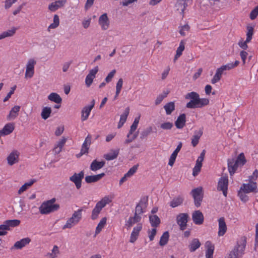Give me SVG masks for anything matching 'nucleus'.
Masks as SVG:
<instances>
[{
    "label": "nucleus",
    "mask_w": 258,
    "mask_h": 258,
    "mask_svg": "<svg viewBox=\"0 0 258 258\" xmlns=\"http://www.w3.org/2000/svg\"><path fill=\"white\" fill-rule=\"evenodd\" d=\"M149 221L151 226L153 227H158L161 222L160 218L156 215H150L149 216Z\"/></svg>",
    "instance_id": "obj_38"
},
{
    "label": "nucleus",
    "mask_w": 258,
    "mask_h": 258,
    "mask_svg": "<svg viewBox=\"0 0 258 258\" xmlns=\"http://www.w3.org/2000/svg\"><path fill=\"white\" fill-rule=\"evenodd\" d=\"M228 185V179L227 176L222 177L220 178L218 182L217 188L219 190L222 191L223 195L225 197L227 196Z\"/></svg>",
    "instance_id": "obj_12"
},
{
    "label": "nucleus",
    "mask_w": 258,
    "mask_h": 258,
    "mask_svg": "<svg viewBox=\"0 0 258 258\" xmlns=\"http://www.w3.org/2000/svg\"><path fill=\"white\" fill-rule=\"evenodd\" d=\"M105 162L104 161H98L97 160H94L90 165V170L93 171H96L102 168L105 165Z\"/></svg>",
    "instance_id": "obj_30"
},
{
    "label": "nucleus",
    "mask_w": 258,
    "mask_h": 258,
    "mask_svg": "<svg viewBox=\"0 0 258 258\" xmlns=\"http://www.w3.org/2000/svg\"><path fill=\"white\" fill-rule=\"evenodd\" d=\"M190 194L192 197H195L196 198V196L203 194V188L202 187L194 188L191 191Z\"/></svg>",
    "instance_id": "obj_51"
},
{
    "label": "nucleus",
    "mask_w": 258,
    "mask_h": 258,
    "mask_svg": "<svg viewBox=\"0 0 258 258\" xmlns=\"http://www.w3.org/2000/svg\"><path fill=\"white\" fill-rule=\"evenodd\" d=\"M20 221L19 220H8L4 222V226L7 230H10V227H14L20 225Z\"/></svg>",
    "instance_id": "obj_31"
},
{
    "label": "nucleus",
    "mask_w": 258,
    "mask_h": 258,
    "mask_svg": "<svg viewBox=\"0 0 258 258\" xmlns=\"http://www.w3.org/2000/svg\"><path fill=\"white\" fill-rule=\"evenodd\" d=\"M187 6L185 0H178L175 5L177 10L183 15L184 11Z\"/></svg>",
    "instance_id": "obj_37"
},
{
    "label": "nucleus",
    "mask_w": 258,
    "mask_h": 258,
    "mask_svg": "<svg viewBox=\"0 0 258 258\" xmlns=\"http://www.w3.org/2000/svg\"><path fill=\"white\" fill-rule=\"evenodd\" d=\"M123 85V80L122 78H120L116 85V92L114 96V99H116L119 95Z\"/></svg>",
    "instance_id": "obj_48"
},
{
    "label": "nucleus",
    "mask_w": 258,
    "mask_h": 258,
    "mask_svg": "<svg viewBox=\"0 0 258 258\" xmlns=\"http://www.w3.org/2000/svg\"><path fill=\"white\" fill-rule=\"evenodd\" d=\"M219 231L218 232L219 236H223L227 231V226L224 217H221L218 220Z\"/></svg>",
    "instance_id": "obj_24"
},
{
    "label": "nucleus",
    "mask_w": 258,
    "mask_h": 258,
    "mask_svg": "<svg viewBox=\"0 0 258 258\" xmlns=\"http://www.w3.org/2000/svg\"><path fill=\"white\" fill-rule=\"evenodd\" d=\"M49 100L53 101L56 103H60L62 101V99L60 96L56 93H51L48 97Z\"/></svg>",
    "instance_id": "obj_41"
},
{
    "label": "nucleus",
    "mask_w": 258,
    "mask_h": 258,
    "mask_svg": "<svg viewBox=\"0 0 258 258\" xmlns=\"http://www.w3.org/2000/svg\"><path fill=\"white\" fill-rule=\"evenodd\" d=\"M21 107L19 105H15L10 110L7 116V119L9 120L15 119L18 115Z\"/></svg>",
    "instance_id": "obj_29"
},
{
    "label": "nucleus",
    "mask_w": 258,
    "mask_h": 258,
    "mask_svg": "<svg viewBox=\"0 0 258 258\" xmlns=\"http://www.w3.org/2000/svg\"><path fill=\"white\" fill-rule=\"evenodd\" d=\"M59 208V204L51 205L45 201L42 203L39 208V210L41 214H48L57 211Z\"/></svg>",
    "instance_id": "obj_6"
},
{
    "label": "nucleus",
    "mask_w": 258,
    "mask_h": 258,
    "mask_svg": "<svg viewBox=\"0 0 258 258\" xmlns=\"http://www.w3.org/2000/svg\"><path fill=\"white\" fill-rule=\"evenodd\" d=\"M239 63V61L238 60H235L234 63H229L225 65H223L217 69L215 74L221 78L222 75L223 74L224 71L230 70L237 67Z\"/></svg>",
    "instance_id": "obj_11"
},
{
    "label": "nucleus",
    "mask_w": 258,
    "mask_h": 258,
    "mask_svg": "<svg viewBox=\"0 0 258 258\" xmlns=\"http://www.w3.org/2000/svg\"><path fill=\"white\" fill-rule=\"evenodd\" d=\"M239 63V61L238 60H235L234 63H229L225 65H223L217 69L215 74L221 78L222 75L223 74L224 71L230 70L237 67Z\"/></svg>",
    "instance_id": "obj_10"
},
{
    "label": "nucleus",
    "mask_w": 258,
    "mask_h": 258,
    "mask_svg": "<svg viewBox=\"0 0 258 258\" xmlns=\"http://www.w3.org/2000/svg\"><path fill=\"white\" fill-rule=\"evenodd\" d=\"M67 3V0H58L50 3L48 6V9L51 12H55L59 8L64 6Z\"/></svg>",
    "instance_id": "obj_20"
},
{
    "label": "nucleus",
    "mask_w": 258,
    "mask_h": 258,
    "mask_svg": "<svg viewBox=\"0 0 258 258\" xmlns=\"http://www.w3.org/2000/svg\"><path fill=\"white\" fill-rule=\"evenodd\" d=\"M16 31V28L13 27L10 30H8L6 31L3 32L0 34V40L3 39L7 37H11L13 36L15 33Z\"/></svg>",
    "instance_id": "obj_44"
},
{
    "label": "nucleus",
    "mask_w": 258,
    "mask_h": 258,
    "mask_svg": "<svg viewBox=\"0 0 258 258\" xmlns=\"http://www.w3.org/2000/svg\"><path fill=\"white\" fill-rule=\"evenodd\" d=\"M247 32L246 34V39L244 41L243 40H241L238 42L239 46L242 48H247V43L249 42L251 38L253 35V28L251 26H247Z\"/></svg>",
    "instance_id": "obj_13"
},
{
    "label": "nucleus",
    "mask_w": 258,
    "mask_h": 258,
    "mask_svg": "<svg viewBox=\"0 0 258 258\" xmlns=\"http://www.w3.org/2000/svg\"><path fill=\"white\" fill-rule=\"evenodd\" d=\"M182 146V143L181 142L179 143L176 149L174 151V152L172 153V154L171 155V156L170 157L169 162H168L169 165H170L171 166H173L174 163L175 161V159L177 156L178 153L181 150Z\"/></svg>",
    "instance_id": "obj_26"
},
{
    "label": "nucleus",
    "mask_w": 258,
    "mask_h": 258,
    "mask_svg": "<svg viewBox=\"0 0 258 258\" xmlns=\"http://www.w3.org/2000/svg\"><path fill=\"white\" fill-rule=\"evenodd\" d=\"M142 229V224L141 223H139L138 225L135 227L133 229V231L131 233L130 242L131 243L135 242L137 239L140 232Z\"/></svg>",
    "instance_id": "obj_21"
},
{
    "label": "nucleus",
    "mask_w": 258,
    "mask_h": 258,
    "mask_svg": "<svg viewBox=\"0 0 258 258\" xmlns=\"http://www.w3.org/2000/svg\"><path fill=\"white\" fill-rule=\"evenodd\" d=\"M98 23L103 30H106L109 28L110 22L106 13H104L100 16Z\"/></svg>",
    "instance_id": "obj_15"
},
{
    "label": "nucleus",
    "mask_w": 258,
    "mask_h": 258,
    "mask_svg": "<svg viewBox=\"0 0 258 258\" xmlns=\"http://www.w3.org/2000/svg\"><path fill=\"white\" fill-rule=\"evenodd\" d=\"M186 115L185 113L180 114L175 121V125L176 128L181 129L185 125Z\"/></svg>",
    "instance_id": "obj_25"
},
{
    "label": "nucleus",
    "mask_w": 258,
    "mask_h": 258,
    "mask_svg": "<svg viewBox=\"0 0 258 258\" xmlns=\"http://www.w3.org/2000/svg\"><path fill=\"white\" fill-rule=\"evenodd\" d=\"M192 219L194 223L201 225L204 222V217L203 213L199 210L195 211L192 214Z\"/></svg>",
    "instance_id": "obj_19"
},
{
    "label": "nucleus",
    "mask_w": 258,
    "mask_h": 258,
    "mask_svg": "<svg viewBox=\"0 0 258 258\" xmlns=\"http://www.w3.org/2000/svg\"><path fill=\"white\" fill-rule=\"evenodd\" d=\"M129 113L130 108L127 107L125 108L123 113L120 115V120L118 124V128H120L125 122Z\"/></svg>",
    "instance_id": "obj_36"
},
{
    "label": "nucleus",
    "mask_w": 258,
    "mask_h": 258,
    "mask_svg": "<svg viewBox=\"0 0 258 258\" xmlns=\"http://www.w3.org/2000/svg\"><path fill=\"white\" fill-rule=\"evenodd\" d=\"M36 182V179H32L29 182H26L24 184H23L19 189L18 194L21 195L22 192L25 191L28 187L31 186L34 183Z\"/></svg>",
    "instance_id": "obj_40"
},
{
    "label": "nucleus",
    "mask_w": 258,
    "mask_h": 258,
    "mask_svg": "<svg viewBox=\"0 0 258 258\" xmlns=\"http://www.w3.org/2000/svg\"><path fill=\"white\" fill-rule=\"evenodd\" d=\"M88 147H83V145L82 146L81 149L80 153L76 155L77 158H80L84 154H87L89 151Z\"/></svg>",
    "instance_id": "obj_62"
},
{
    "label": "nucleus",
    "mask_w": 258,
    "mask_h": 258,
    "mask_svg": "<svg viewBox=\"0 0 258 258\" xmlns=\"http://www.w3.org/2000/svg\"><path fill=\"white\" fill-rule=\"evenodd\" d=\"M239 164L235 162L234 158L228 159V168L231 176L235 172Z\"/></svg>",
    "instance_id": "obj_23"
},
{
    "label": "nucleus",
    "mask_w": 258,
    "mask_h": 258,
    "mask_svg": "<svg viewBox=\"0 0 258 258\" xmlns=\"http://www.w3.org/2000/svg\"><path fill=\"white\" fill-rule=\"evenodd\" d=\"M190 27L187 24H185L180 27L179 33L182 36H185L186 32H188Z\"/></svg>",
    "instance_id": "obj_55"
},
{
    "label": "nucleus",
    "mask_w": 258,
    "mask_h": 258,
    "mask_svg": "<svg viewBox=\"0 0 258 258\" xmlns=\"http://www.w3.org/2000/svg\"><path fill=\"white\" fill-rule=\"evenodd\" d=\"M16 86H14L11 88L10 91L7 94V96L4 98L3 101L6 102L11 97V95L14 94L15 90H16Z\"/></svg>",
    "instance_id": "obj_64"
},
{
    "label": "nucleus",
    "mask_w": 258,
    "mask_h": 258,
    "mask_svg": "<svg viewBox=\"0 0 258 258\" xmlns=\"http://www.w3.org/2000/svg\"><path fill=\"white\" fill-rule=\"evenodd\" d=\"M183 202V198L180 196L174 198L170 202V206L172 208L180 205Z\"/></svg>",
    "instance_id": "obj_42"
},
{
    "label": "nucleus",
    "mask_w": 258,
    "mask_h": 258,
    "mask_svg": "<svg viewBox=\"0 0 258 258\" xmlns=\"http://www.w3.org/2000/svg\"><path fill=\"white\" fill-rule=\"evenodd\" d=\"M175 103L174 102H170L164 106L167 115H170L175 110Z\"/></svg>",
    "instance_id": "obj_39"
},
{
    "label": "nucleus",
    "mask_w": 258,
    "mask_h": 258,
    "mask_svg": "<svg viewBox=\"0 0 258 258\" xmlns=\"http://www.w3.org/2000/svg\"><path fill=\"white\" fill-rule=\"evenodd\" d=\"M82 208L75 211L72 217L67 220L66 223L63 226L62 229H70L72 228L74 225L77 224L82 219Z\"/></svg>",
    "instance_id": "obj_3"
},
{
    "label": "nucleus",
    "mask_w": 258,
    "mask_h": 258,
    "mask_svg": "<svg viewBox=\"0 0 258 258\" xmlns=\"http://www.w3.org/2000/svg\"><path fill=\"white\" fill-rule=\"evenodd\" d=\"M235 161L240 166L244 165L246 162L244 155L243 153H240Z\"/></svg>",
    "instance_id": "obj_49"
},
{
    "label": "nucleus",
    "mask_w": 258,
    "mask_h": 258,
    "mask_svg": "<svg viewBox=\"0 0 258 258\" xmlns=\"http://www.w3.org/2000/svg\"><path fill=\"white\" fill-rule=\"evenodd\" d=\"M138 166L139 165L138 164L133 166L130 169L128 172L126 173H125L126 175L128 176V177H129L132 176L133 175H134V173L136 172Z\"/></svg>",
    "instance_id": "obj_57"
},
{
    "label": "nucleus",
    "mask_w": 258,
    "mask_h": 258,
    "mask_svg": "<svg viewBox=\"0 0 258 258\" xmlns=\"http://www.w3.org/2000/svg\"><path fill=\"white\" fill-rule=\"evenodd\" d=\"M84 176V172L81 171L79 173H75L70 177V180L75 183L77 189H79L82 186V180Z\"/></svg>",
    "instance_id": "obj_8"
},
{
    "label": "nucleus",
    "mask_w": 258,
    "mask_h": 258,
    "mask_svg": "<svg viewBox=\"0 0 258 258\" xmlns=\"http://www.w3.org/2000/svg\"><path fill=\"white\" fill-rule=\"evenodd\" d=\"M173 126V124L170 122H164L160 125L161 128L163 130H171Z\"/></svg>",
    "instance_id": "obj_56"
},
{
    "label": "nucleus",
    "mask_w": 258,
    "mask_h": 258,
    "mask_svg": "<svg viewBox=\"0 0 258 258\" xmlns=\"http://www.w3.org/2000/svg\"><path fill=\"white\" fill-rule=\"evenodd\" d=\"M206 151L203 150L201 152L200 156L198 157V159L196 161V164L202 165V162L204 161Z\"/></svg>",
    "instance_id": "obj_60"
},
{
    "label": "nucleus",
    "mask_w": 258,
    "mask_h": 258,
    "mask_svg": "<svg viewBox=\"0 0 258 258\" xmlns=\"http://www.w3.org/2000/svg\"><path fill=\"white\" fill-rule=\"evenodd\" d=\"M169 237V234L168 232H164L160 238L159 245L162 246L165 245L168 241Z\"/></svg>",
    "instance_id": "obj_43"
},
{
    "label": "nucleus",
    "mask_w": 258,
    "mask_h": 258,
    "mask_svg": "<svg viewBox=\"0 0 258 258\" xmlns=\"http://www.w3.org/2000/svg\"><path fill=\"white\" fill-rule=\"evenodd\" d=\"M91 103V104L85 106L82 110L81 119L82 121H85L88 119L90 113L94 106L95 100H93Z\"/></svg>",
    "instance_id": "obj_17"
},
{
    "label": "nucleus",
    "mask_w": 258,
    "mask_h": 258,
    "mask_svg": "<svg viewBox=\"0 0 258 258\" xmlns=\"http://www.w3.org/2000/svg\"><path fill=\"white\" fill-rule=\"evenodd\" d=\"M201 243L198 238H194L189 243L188 246L189 250L190 252L196 251L200 247Z\"/></svg>",
    "instance_id": "obj_33"
},
{
    "label": "nucleus",
    "mask_w": 258,
    "mask_h": 258,
    "mask_svg": "<svg viewBox=\"0 0 258 258\" xmlns=\"http://www.w3.org/2000/svg\"><path fill=\"white\" fill-rule=\"evenodd\" d=\"M258 15V5L253 9L250 13L249 17L251 20L255 19Z\"/></svg>",
    "instance_id": "obj_61"
},
{
    "label": "nucleus",
    "mask_w": 258,
    "mask_h": 258,
    "mask_svg": "<svg viewBox=\"0 0 258 258\" xmlns=\"http://www.w3.org/2000/svg\"><path fill=\"white\" fill-rule=\"evenodd\" d=\"M257 185L255 182H249L248 183H243L240 187V190L243 191L245 193L250 192H256Z\"/></svg>",
    "instance_id": "obj_16"
},
{
    "label": "nucleus",
    "mask_w": 258,
    "mask_h": 258,
    "mask_svg": "<svg viewBox=\"0 0 258 258\" xmlns=\"http://www.w3.org/2000/svg\"><path fill=\"white\" fill-rule=\"evenodd\" d=\"M31 241V239L28 238H24L19 241H17L14 245V247L16 249H20L29 244Z\"/></svg>",
    "instance_id": "obj_32"
},
{
    "label": "nucleus",
    "mask_w": 258,
    "mask_h": 258,
    "mask_svg": "<svg viewBox=\"0 0 258 258\" xmlns=\"http://www.w3.org/2000/svg\"><path fill=\"white\" fill-rule=\"evenodd\" d=\"M111 202L108 197H104L100 201L98 202L93 209L91 214V219L93 220L96 219L102 209L108 204Z\"/></svg>",
    "instance_id": "obj_4"
},
{
    "label": "nucleus",
    "mask_w": 258,
    "mask_h": 258,
    "mask_svg": "<svg viewBox=\"0 0 258 258\" xmlns=\"http://www.w3.org/2000/svg\"><path fill=\"white\" fill-rule=\"evenodd\" d=\"M135 216L134 215L133 217H130L127 220V221L126 222L125 225L127 226L128 228L131 227L133 225L136 223H138L141 221V220L139 219H134Z\"/></svg>",
    "instance_id": "obj_52"
},
{
    "label": "nucleus",
    "mask_w": 258,
    "mask_h": 258,
    "mask_svg": "<svg viewBox=\"0 0 258 258\" xmlns=\"http://www.w3.org/2000/svg\"><path fill=\"white\" fill-rule=\"evenodd\" d=\"M91 136L88 135L85 138V141L83 144H82V145H83V147H88V148H89L91 144Z\"/></svg>",
    "instance_id": "obj_59"
},
{
    "label": "nucleus",
    "mask_w": 258,
    "mask_h": 258,
    "mask_svg": "<svg viewBox=\"0 0 258 258\" xmlns=\"http://www.w3.org/2000/svg\"><path fill=\"white\" fill-rule=\"evenodd\" d=\"M105 176L104 173H101L97 175H88L85 177V181L88 183L95 182L100 180Z\"/></svg>",
    "instance_id": "obj_27"
},
{
    "label": "nucleus",
    "mask_w": 258,
    "mask_h": 258,
    "mask_svg": "<svg viewBox=\"0 0 258 258\" xmlns=\"http://www.w3.org/2000/svg\"><path fill=\"white\" fill-rule=\"evenodd\" d=\"M243 191H241L240 190L239 191L238 195L241 201L246 202L248 200V197L246 195Z\"/></svg>",
    "instance_id": "obj_58"
},
{
    "label": "nucleus",
    "mask_w": 258,
    "mask_h": 258,
    "mask_svg": "<svg viewBox=\"0 0 258 258\" xmlns=\"http://www.w3.org/2000/svg\"><path fill=\"white\" fill-rule=\"evenodd\" d=\"M203 135V131L200 129L199 131H196L194 135L191 139V144L193 147H196L199 142V140Z\"/></svg>",
    "instance_id": "obj_34"
},
{
    "label": "nucleus",
    "mask_w": 258,
    "mask_h": 258,
    "mask_svg": "<svg viewBox=\"0 0 258 258\" xmlns=\"http://www.w3.org/2000/svg\"><path fill=\"white\" fill-rule=\"evenodd\" d=\"M205 246L207 248L206 252V258H213V255L214 250V245L210 241H207L205 243Z\"/></svg>",
    "instance_id": "obj_28"
},
{
    "label": "nucleus",
    "mask_w": 258,
    "mask_h": 258,
    "mask_svg": "<svg viewBox=\"0 0 258 258\" xmlns=\"http://www.w3.org/2000/svg\"><path fill=\"white\" fill-rule=\"evenodd\" d=\"M15 128L14 124L9 123L6 124L2 130H0V138L2 136L8 135L12 133Z\"/></svg>",
    "instance_id": "obj_22"
},
{
    "label": "nucleus",
    "mask_w": 258,
    "mask_h": 258,
    "mask_svg": "<svg viewBox=\"0 0 258 258\" xmlns=\"http://www.w3.org/2000/svg\"><path fill=\"white\" fill-rule=\"evenodd\" d=\"M193 198L194 199L195 205L197 208L199 207L201 205V203L203 199V194L196 196V198L195 197H193Z\"/></svg>",
    "instance_id": "obj_53"
},
{
    "label": "nucleus",
    "mask_w": 258,
    "mask_h": 258,
    "mask_svg": "<svg viewBox=\"0 0 258 258\" xmlns=\"http://www.w3.org/2000/svg\"><path fill=\"white\" fill-rule=\"evenodd\" d=\"M119 153V149L111 150L109 153L104 155V157L107 161L112 160L117 157Z\"/></svg>",
    "instance_id": "obj_35"
},
{
    "label": "nucleus",
    "mask_w": 258,
    "mask_h": 258,
    "mask_svg": "<svg viewBox=\"0 0 258 258\" xmlns=\"http://www.w3.org/2000/svg\"><path fill=\"white\" fill-rule=\"evenodd\" d=\"M188 218L189 216L187 213H180L177 216V223L180 226L181 230H184L186 229Z\"/></svg>",
    "instance_id": "obj_9"
},
{
    "label": "nucleus",
    "mask_w": 258,
    "mask_h": 258,
    "mask_svg": "<svg viewBox=\"0 0 258 258\" xmlns=\"http://www.w3.org/2000/svg\"><path fill=\"white\" fill-rule=\"evenodd\" d=\"M148 206V197H144L141 199L139 203L137 205L134 213V219H142V214L146 212Z\"/></svg>",
    "instance_id": "obj_5"
},
{
    "label": "nucleus",
    "mask_w": 258,
    "mask_h": 258,
    "mask_svg": "<svg viewBox=\"0 0 258 258\" xmlns=\"http://www.w3.org/2000/svg\"><path fill=\"white\" fill-rule=\"evenodd\" d=\"M246 244V237L242 236L237 243L234 249L230 251L229 258H240L243 254Z\"/></svg>",
    "instance_id": "obj_2"
},
{
    "label": "nucleus",
    "mask_w": 258,
    "mask_h": 258,
    "mask_svg": "<svg viewBox=\"0 0 258 258\" xmlns=\"http://www.w3.org/2000/svg\"><path fill=\"white\" fill-rule=\"evenodd\" d=\"M51 111L52 110L50 107H44L41 113L42 118L44 120L47 119L50 116Z\"/></svg>",
    "instance_id": "obj_45"
},
{
    "label": "nucleus",
    "mask_w": 258,
    "mask_h": 258,
    "mask_svg": "<svg viewBox=\"0 0 258 258\" xmlns=\"http://www.w3.org/2000/svg\"><path fill=\"white\" fill-rule=\"evenodd\" d=\"M153 128L151 126L144 129L141 133L140 139L142 140L146 139L151 134Z\"/></svg>",
    "instance_id": "obj_47"
},
{
    "label": "nucleus",
    "mask_w": 258,
    "mask_h": 258,
    "mask_svg": "<svg viewBox=\"0 0 258 258\" xmlns=\"http://www.w3.org/2000/svg\"><path fill=\"white\" fill-rule=\"evenodd\" d=\"M98 67H95L93 69L89 71V74L87 75L85 79V84L87 87H89L92 84L94 79L95 78V75L98 72Z\"/></svg>",
    "instance_id": "obj_14"
},
{
    "label": "nucleus",
    "mask_w": 258,
    "mask_h": 258,
    "mask_svg": "<svg viewBox=\"0 0 258 258\" xmlns=\"http://www.w3.org/2000/svg\"><path fill=\"white\" fill-rule=\"evenodd\" d=\"M115 73H116V70H113L108 74V75H107V76L106 77V78L105 79L106 83H109L111 81Z\"/></svg>",
    "instance_id": "obj_63"
},
{
    "label": "nucleus",
    "mask_w": 258,
    "mask_h": 258,
    "mask_svg": "<svg viewBox=\"0 0 258 258\" xmlns=\"http://www.w3.org/2000/svg\"><path fill=\"white\" fill-rule=\"evenodd\" d=\"M36 64V61L33 59H30L27 64L25 74V78H31L34 74V66Z\"/></svg>",
    "instance_id": "obj_7"
},
{
    "label": "nucleus",
    "mask_w": 258,
    "mask_h": 258,
    "mask_svg": "<svg viewBox=\"0 0 258 258\" xmlns=\"http://www.w3.org/2000/svg\"><path fill=\"white\" fill-rule=\"evenodd\" d=\"M59 24V19L57 15H54L53 16V22L48 27V29H55L58 26Z\"/></svg>",
    "instance_id": "obj_50"
},
{
    "label": "nucleus",
    "mask_w": 258,
    "mask_h": 258,
    "mask_svg": "<svg viewBox=\"0 0 258 258\" xmlns=\"http://www.w3.org/2000/svg\"><path fill=\"white\" fill-rule=\"evenodd\" d=\"M19 155V152L17 150L12 152L7 158L8 164L10 166H12L14 164L18 163Z\"/></svg>",
    "instance_id": "obj_18"
},
{
    "label": "nucleus",
    "mask_w": 258,
    "mask_h": 258,
    "mask_svg": "<svg viewBox=\"0 0 258 258\" xmlns=\"http://www.w3.org/2000/svg\"><path fill=\"white\" fill-rule=\"evenodd\" d=\"M106 217H103L101 219L100 221L99 222V223H98V225L96 227L95 230L96 234H98L101 232L102 228L104 227L105 225L106 224Z\"/></svg>",
    "instance_id": "obj_46"
},
{
    "label": "nucleus",
    "mask_w": 258,
    "mask_h": 258,
    "mask_svg": "<svg viewBox=\"0 0 258 258\" xmlns=\"http://www.w3.org/2000/svg\"><path fill=\"white\" fill-rule=\"evenodd\" d=\"M186 99H190L186 103V107L187 108H202L209 103V100L207 98H200V95L196 92L188 93L185 96Z\"/></svg>",
    "instance_id": "obj_1"
},
{
    "label": "nucleus",
    "mask_w": 258,
    "mask_h": 258,
    "mask_svg": "<svg viewBox=\"0 0 258 258\" xmlns=\"http://www.w3.org/2000/svg\"><path fill=\"white\" fill-rule=\"evenodd\" d=\"M155 228L156 227H154L151 230L148 229V236L150 241H153L154 240V237L156 234L157 230Z\"/></svg>",
    "instance_id": "obj_54"
}]
</instances>
